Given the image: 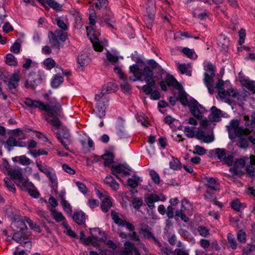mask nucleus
Listing matches in <instances>:
<instances>
[{
    "label": "nucleus",
    "mask_w": 255,
    "mask_h": 255,
    "mask_svg": "<svg viewBox=\"0 0 255 255\" xmlns=\"http://www.w3.org/2000/svg\"><path fill=\"white\" fill-rule=\"evenodd\" d=\"M54 33L56 38H58L62 42H64L67 39V33L59 29H56Z\"/></svg>",
    "instance_id": "obj_38"
},
{
    "label": "nucleus",
    "mask_w": 255,
    "mask_h": 255,
    "mask_svg": "<svg viewBox=\"0 0 255 255\" xmlns=\"http://www.w3.org/2000/svg\"><path fill=\"white\" fill-rule=\"evenodd\" d=\"M61 114V112L60 113V114ZM61 115H60V116L56 117H53V119H51L48 118H46L45 120L46 121L52 125L53 126L55 127L56 128H60L63 126L62 125L61 123L60 122V121L58 120L59 117H60Z\"/></svg>",
    "instance_id": "obj_27"
},
{
    "label": "nucleus",
    "mask_w": 255,
    "mask_h": 255,
    "mask_svg": "<svg viewBox=\"0 0 255 255\" xmlns=\"http://www.w3.org/2000/svg\"><path fill=\"white\" fill-rule=\"evenodd\" d=\"M194 150L195 152H194V153H196L199 155H203L206 153V150L204 147L198 145L195 146Z\"/></svg>",
    "instance_id": "obj_61"
},
{
    "label": "nucleus",
    "mask_w": 255,
    "mask_h": 255,
    "mask_svg": "<svg viewBox=\"0 0 255 255\" xmlns=\"http://www.w3.org/2000/svg\"><path fill=\"white\" fill-rule=\"evenodd\" d=\"M34 108H38L47 112L49 117H56L60 116V105L56 101L55 99L51 101L49 104L45 105L43 103L39 101H35Z\"/></svg>",
    "instance_id": "obj_4"
},
{
    "label": "nucleus",
    "mask_w": 255,
    "mask_h": 255,
    "mask_svg": "<svg viewBox=\"0 0 255 255\" xmlns=\"http://www.w3.org/2000/svg\"><path fill=\"white\" fill-rule=\"evenodd\" d=\"M178 71L182 75H185L189 77L192 76V66L190 63L185 64H178Z\"/></svg>",
    "instance_id": "obj_13"
},
{
    "label": "nucleus",
    "mask_w": 255,
    "mask_h": 255,
    "mask_svg": "<svg viewBox=\"0 0 255 255\" xmlns=\"http://www.w3.org/2000/svg\"><path fill=\"white\" fill-rule=\"evenodd\" d=\"M246 171L251 178L255 177V168L252 165H248L246 166Z\"/></svg>",
    "instance_id": "obj_55"
},
{
    "label": "nucleus",
    "mask_w": 255,
    "mask_h": 255,
    "mask_svg": "<svg viewBox=\"0 0 255 255\" xmlns=\"http://www.w3.org/2000/svg\"><path fill=\"white\" fill-rule=\"evenodd\" d=\"M230 40L225 35H221L218 39V45L221 51L227 52L229 49Z\"/></svg>",
    "instance_id": "obj_12"
},
{
    "label": "nucleus",
    "mask_w": 255,
    "mask_h": 255,
    "mask_svg": "<svg viewBox=\"0 0 255 255\" xmlns=\"http://www.w3.org/2000/svg\"><path fill=\"white\" fill-rule=\"evenodd\" d=\"M176 49L182 52L187 57L195 60L197 58L198 56L196 54L193 49H190L187 47L182 48L181 47H176Z\"/></svg>",
    "instance_id": "obj_14"
},
{
    "label": "nucleus",
    "mask_w": 255,
    "mask_h": 255,
    "mask_svg": "<svg viewBox=\"0 0 255 255\" xmlns=\"http://www.w3.org/2000/svg\"><path fill=\"white\" fill-rule=\"evenodd\" d=\"M140 232L143 235L144 237L148 239H152L155 241H156V239L151 232V228L149 227L148 226L145 225L142 226L140 229Z\"/></svg>",
    "instance_id": "obj_16"
},
{
    "label": "nucleus",
    "mask_w": 255,
    "mask_h": 255,
    "mask_svg": "<svg viewBox=\"0 0 255 255\" xmlns=\"http://www.w3.org/2000/svg\"><path fill=\"white\" fill-rule=\"evenodd\" d=\"M239 126V122L237 120H233L230 122V127H227L229 133V138L232 140L235 138L231 132V128L235 129Z\"/></svg>",
    "instance_id": "obj_24"
},
{
    "label": "nucleus",
    "mask_w": 255,
    "mask_h": 255,
    "mask_svg": "<svg viewBox=\"0 0 255 255\" xmlns=\"http://www.w3.org/2000/svg\"><path fill=\"white\" fill-rule=\"evenodd\" d=\"M227 238L230 247L233 250L236 249L237 247V243L231 233L228 234Z\"/></svg>",
    "instance_id": "obj_45"
},
{
    "label": "nucleus",
    "mask_w": 255,
    "mask_h": 255,
    "mask_svg": "<svg viewBox=\"0 0 255 255\" xmlns=\"http://www.w3.org/2000/svg\"><path fill=\"white\" fill-rule=\"evenodd\" d=\"M42 80L41 76L38 77L37 78L30 80V88L34 90L38 84H40Z\"/></svg>",
    "instance_id": "obj_50"
},
{
    "label": "nucleus",
    "mask_w": 255,
    "mask_h": 255,
    "mask_svg": "<svg viewBox=\"0 0 255 255\" xmlns=\"http://www.w3.org/2000/svg\"><path fill=\"white\" fill-rule=\"evenodd\" d=\"M242 205L243 204L238 199L234 200L231 203V207L237 212H240Z\"/></svg>",
    "instance_id": "obj_47"
},
{
    "label": "nucleus",
    "mask_w": 255,
    "mask_h": 255,
    "mask_svg": "<svg viewBox=\"0 0 255 255\" xmlns=\"http://www.w3.org/2000/svg\"><path fill=\"white\" fill-rule=\"evenodd\" d=\"M96 113L100 118H103L105 116V102H97Z\"/></svg>",
    "instance_id": "obj_17"
},
{
    "label": "nucleus",
    "mask_w": 255,
    "mask_h": 255,
    "mask_svg": "<svg viewBox=\"0 0 255 255\" xmlns=\"http://www.w3.org/2000/svg\"><path fill=\"white\" fill-rule=\"evenodd\" d=\"M61 134V137L64 138L69 139L71 135L67 128L62 126L59 131Z\"/></svg>",
    "instance_id": "obj_59"
},
{
    "label": "nucleus",
    "mask_w": 255,
    "mask_h": 255,
    "mask_svg": "<svg viewBox=\"0 0 255 255\" xmlns=\"http://www.w3.org/2000/svg\"><path fill=\"white\" fill-rule=\"evenodd\" d=\"M246 88L253 93L255 94V81L248 80L245 85Z\"/></svg>",
    "instance_id": "obj_49"
},
{
    "label": "nucleus",
    "mask_w": 255,
    "mask_h": 255,
    "mask_svg": "<svg viewBox=\"0 0 255 255\" xmlns=\"http://www.w3.org/2000/svg\"><path fill=\"white\" fill-rule=\"evenodd\" d=\"M239 39L238 41L239 45H242L245 42V39L246 36V30L244 28H241L239 32Z\"/></svg>",
    "instance_id": "obj_46"
},
{
    "label": "nucleus",
    "mask_w": 255,
    "mask_h": 255,
    "mask_svg": "<svg viewBox=\"0 0 255 255\" xmlns=\"http://www.w3.org/2000/svg\"><path fill=\"white\" fill-rule=\"evenodd\" d=\"M215 154L218 159L223 161L226 156V150L224 148H217L215 149Z\"/></svg>",
    "instance_id": "obj_39"
},
{
    "label": "nucleus",
    "mask_w": 255,
    "mask_h": 255,
    "mask_svg": "<svg viewBox=\"0 0 255 255\" xmlns=\"http://www.w3.org/2000/svg\"><path fill=\"white\" fill-rule=\"evenodd\" d=\"M29 153L35 157H36L38 156H39L40 155H46L48 154V152L47 151H46L42 149H38V150H30L29 151Z\"/></svg>",
    "instance_id": "obj_63"
},
{
    "label": "nucleus",
    "mask_w": 255,
    "mask_h": 255,
    "mask_svg": "<svg viewBox=\"0 0 255 255\" xmlns=\"http://www.w3.org/2000/svg\"><path fill=\"white\" fill-rule=\"evenodd\" d=\"M203 179L204 181L206 182L205 184L206 187L211 188L213 190H217V189L215 186L216 184V180L214 178L205 177Z\"/></svg>",
    "instance_id": "obj_25"
},
{
    "label": "nucleus",
    "mask_w": 255,
    "mask_h": 255,
    "mask_svg": "<svg viewBox=\"0 0 255 255\" xmlns=\"http://www.w3.org/2000/svg\"><path fill=\"white\" fill-rule=\"evenodd\" d=\"M103 91L107 93H114L117 91V86L113 83L110 82L103 87Z\"/></svg>",
    "instance_id": "obj_28"
},
{
    "label": "nucleus",
    "mask_w": 255,
    "mask_h": 255,
    "mask_svg": "<svg viewBox=\"0 0 255 255\" xmlns=\"http://www.w3.org/2000/svg\"><path fill=\"white\" fill-rule=\"evenodd\" d=\"M105 241V240L103 238H98L97 236H95L92 234L91 237H89L88 238L84 239V243L87 245L92 244L93 246H96V244H98V242L101 241Z\"/></svg>",
    "instance_id": "obj_19"
},
{
    "label": "nucleus",
    "mask_w": 255,
    "mask_h": 255,
    "mask_svg": "<svg viewBox=\"0 0 255 255\" xmlns=\"http://www.w3.org/2000/svg\"><path fill=\"white\" fill-rule=\"evenodd\" d=\"M12 226L14 231L12 239L20 244L21 246L31 250V242L27 238L29 234L25 233L28 228L24 222L20 220L15 221L12 224Z\"/></svg>",
    "instance_id": "obj_2"
},
{
    "label": "nucleus",
    "mask_w": 255,
    "mask_h": 255,
    "mask_svg": "<svg viewBox=\"0 0 255 255\" xmlns=\"http://www.w3.org/2000/svg\"><path fill=\"white\" fill-rule=\"evenodd\" d=\"M124 252L126 255H131L132 251H133L135 253V250H138L134 247V245L128 242H126L125 244Z\"/></svg>",
    "instance_id": "obj_31"
},
{
    "label": "nucleus",
    "mask_w": 255,
    "mask_h": 255,
    "mask_svg": "<svg viewBox=\"0 0 255 255\" xmlns=\"http://www.w3.org/2000/svg\"><path fill=\"white\" fill-rule=\"evenodd\" d=\"M150 175L151 176L152 180L155 182V183L159 184L160 183V177L156 171L153 170H150Z\"/></svg>",
    "instance_id": "obj_64"
},
{
    "label": "nucleus",
    "mask_w": 255,
    "mask_h": 255,
    "mask_svg": "<svg viewBox=\"0 0 255 255\" xmlns=\"http://www.w3.org/2000/svg\"><path fill=\"white\" fill-rule=\"evenodd\" d=\"M78 62L81 66L84 67L87 65L89 63L88 55L86 54H81L78 57Z\"/></svg>",
    "instance_id": "obj_35"
},
{
    "label": "nucleus",
    "mask_w": 255,
    "mask_h": 255,
    "mask_svg": "<svg viewBox=\"0 0 255 255\" xmlns=\"http://www.w3.org/2000/svg\"><path fill=\"white\" fill-rule=\"evenodd\" d=\"M129 80L131 81L137 80L145 81L147 84L142 87L143 91L146 94H150L152 91L151 87H154L155 81L153 79V72L148 66H146L141 70L136 65H132L129 67Z\"/></svg>",
    "instance_id": "obj_1"
},
{
    "label": "nucleus",
    "mask_w": 255,
    "mask_h": 255,
    "mask_svg": "<svg viewBox=\"0 0 255 255\" xmlns=\"http://www.w3.org/2000/svg\"><path fill=\"white\" fill-rule=\"evenodd\" d=\"M197 103H198V101L196 99L193 97H190V104L188 107L192 115L200 120L202 118V115L200 110L196 107Z\"/></svg>",
    "instance_id": "obj_9"
},
{
    "label": "nucleus",
    "mask_w": 255,
    "mask_h": 255,
    "mask_svg": "<svg viewBox=\"0 0 255 255\" xmlns=\"http://www.w3.org/2000/svg\"><path fill=\"white\" fill-rule=\"evenodd\" d=\"M204 69L211 75H215L216 72L215 66L211 63L208 62L204 68Z\"/></svg>",
    "instance_id": "obj_48"
},
{
    "label": "nucleus",
    "mask_w": 255,
    "mask_h": 255,
    "mask_svg": "<svg viewBox=\"0 0 255 255\" xmlns=\"http://www.w3.org/2000/svg\"><path fill=\"white\" fill-rule=\"evenodd\" d=\"M94 50L97 51H102L103 50V46L99 43V39L96 36H93V39L90 38Z\"/></svg>",
    "instance_id": "obj_30"
},
{
    "label": "nucleus",
    "mask_w": 255,
    "mask_h": 255,
    "mask_svg": "<svg viewBox=\"0 0 255 255\" xmlns=\"http://www.w3.org/2000/svg\"><path fill=\"white\" fill-rule=\"evenodd\" d=\"M111 216L112 219L116 224L120 226H124L125 225L123 220L119 217L118 213L115 211L112 210L111 211Z\"/></svg>",
    "instance_id": "obj_36"
},
{
    "label": "nucleus",
    "mask_w": 255,
    "mask_h": 255,
    "mask_svg": "<svg viewBox=\"0 0 255 255\" xmlns=\"http://www.w3.org/2000/svg\"><path fill=\"white\" fill-rule=\"evenodd\" d=\"M35 188L34 184H33V186L27 187L26 189H21L24 191H27L29 195L34 198H38L39 197L40 194L39 192L35 189H33Z\"/></svg>",
    "instance_id": "obj_34"
},
{
    "label": "nucleus",
    "mask_w": 255,
    "mask_h": 255,
    "mask_svg": "<svg viewBox=\"0 0 255 255\" xmlns=\"http://www.w3.org/2000/svg\"><path fill=\"white\" fill-rule=\"evenodd\" d=\"M112 206V203L111 201L110 198L108 196L105 197L101 204V209L103 212L107 213L109 209Z\"/></svg>",
    "instance_id": "obj_26"
},
{
    "label": "nucleus",
    "mask_w": 255,
    "mask_h": 255,
    "mask_svg": "<svg viewBox=\"0 0 255 255\" xmlns=\"http://www.w3.org/2000/svg\"><path fill=\"white\" fill-rule=\"evenodd\" d=\"M51 39L50 40V43L52 44V46L53 47L57 48L58 50H59L60 47V43L59 42V39L58 38H56L55 36L54 35V33L51 32H50Z\"/></svg>",
    "instance_id": "obj_40"
},
{
    "label": "nucleus",
    "mask_w": 255,
    "mask_h": 255,
    "mask_svg": "<svg viewBox=\"0 0 255 255\" xmlns=\"http://www.w3.org/2000/svg\"><path fill=\"white\" fill-rule=\"evenodd\" d=\"M133 178H129L128 180V184L131 188H135L138 186V182L141 181V179L135 175H133Z\"/></svg>",
    "instance_id": "obj_29"
},
{
    "label": "nucleus",
    "mask_w": 255,
    "mask_h": 255,
    "mask_svg": "<svg viewBox=\"0 0 255 255\" xmlns=\"http://www.w3.org/2000/svg\"><path fill=\"white\" fill-rule=\"evenodd\" d=\"M4 181L5 185L10 191L13 193L15 192L16 189L14 185L10 181L8 178H4Z\"/></svg>",
    "instance_id": "obj_53"
},
{
    "label": "nucleus",
    "mask_w": 255,
    "mask_h": 255,
    "mask_svg": "<svg viewBox=\"0 0 255 255\" xmlns=\"http://www.w3.org/2000/svg\"><path fill=\"white\" fill-rule=\"evenodd\" d=\"M238 95V93L236 92L234 89L230 88L227 89L222 92V94L220 96L222 99H225L227 96H231L233 98H236Z\"/></svg>",
    "instance_id": "obj_33"
},
{
    "label": "nucleus",
    "mask_w": 255,
    "mask_h": 255,
    "mask_svg": "<svg viewBox=\"0 0 255 255\" xmlns=\"http://www.w3.org/2000/svg\"><path fill=\"white\" fill-rule=\"evenodd\" d=\"M147 64L151 67L152 69H156L160 72L159 76H155V77H157L158 80H160V85L163 91H166V85L168 87L172 86L175 87V79L173 76L167 74L165 71H163L161 66L152 59L148 60Z\"/></svg>",
    "instance_id": "obj_3"
},
{
    "label": "nucleus",
    "mask_w": 255,
    "mask_h": 255,
    "mask_svg": "<svg viewBox=\"0 0 255 255\" xmlns=\"http://www.w3.org/2000/svg\"><path fill=\"white\" fill-rule=\"evenodd\" d=\"M142 204V200L140 198H134L132 200V204L134 209H138Z\"/></svg>",
    "instance_id": "obj_58"
},
{
    "label": "nucleus",
    "mask_w": 255,
    "mask_h": 255,
    "mask_svg": "<svg viewBox=\"0 0 255 255\" xmlns=\"http://www.w3.org/2000/svg\"><path fill=\"white\" fill-rule=\"evenodd\" d=\"M210 111L211 114L209 116V119L212 122H219L221 121V117H225V115L226 114L215 106L212 107Z\"/></svg>",
    "instance_id": "obj_8"
},
{
    "label": "nucleus",
    "mask_w": 255,
    "mask_h": 255,
    "mask_svg": "<svg viewBox=\"0 0 255 255\" xmlns=\"http://www.w3.org/2000/svg\"><path fill=\"white\" fill-rule=\"evenodd\" d=\"M242 255H255V245H248L242 251Z\"/></svg>",
    "instance_id": "obj_32"
},
{
    "label": "nucleus",
    "mask_w": 255,
    "mask_h": 255,
    "mask_svg": "<svg viewBox=\"0 0 255 255\" xmlns=\"http://www.w3.org/2000/svg\"><path fill=\"white\" fill-rule=\"evenodd\" d=\"M176 91H177V97H176V101L180 102L181 104L184 106H189L190 101H188V97L189 95L184 89L182 84L176 80Z\"/></svg>",
    "instance_id": "obj_7"
},
{
    "label": "nucleus",
    "mask_w": 255,
    "mask_h": 255,
    "mask_svg": "<svg viewBox=\"0 0 255 255\" xmlns=\"http://www.w3.org/2000/svg\"><path fill=\"white\" fill-rule=\"evenodd\" d=\"M2 143L6 145V148L8 151H10L13 146H17V140L12 136L8 137L6 141H2Z\"/></svg>",
    "instance_id": "obj_20"
},
{
    "label": "nucleus",
    "mask_w": 255,
    "mask_h": 255,
    "mask_svg": "<svg viewBox=\"0 0 255 255\" xmlns=\"http://www.w3.org/2000/svg\"><path fill=\"white\" fill-rule=\"evenodd\" d=\"M123 81L121 83V86L122 91L125 93L128 92L130 89V86L127 81V77H125L124 79H122Z\"/></svg>",
    "instance_id": "obj_52"
},
{
    "label": "nucleus",
    "mask_w": 255,
    "mask_h": 255,
    "mask_svg": "<svg viewBox=\"0 0 255 255\" xmlns=\"http://www.w3.org/2000/svg\"><path fill=\"white\" fill-rule=\"evenodd\" d=\"M63 78L61 76H56L51 82V86L53 88L58 87L60 84L63 82Z\"/></svg>",
    "instance_id": "obj_44"
},
{
    "label": "nucleus",
    "mask_w": 255,
    "mask_h": 255,
    "mask_svg": "<svg viewBox=\"0 0 255 255\" xmlns=\"http://www.w3.org/2000/svg\"><path fill=\"white\" fill-rule=\"evenodd\" d=\"M5 62L10 66L17 65V62L15 60L14 56L10 53L6 55Z\"/></svg>",
    "instance_id": "obj_41"
},
{
    "label": "nucleus",
    "mask_w": 255,
    "mask_h": 255,
    "mask_svg": "<svg viewBox=\"0 0 255 255\" xmlns=\"http://www.w3.org/2000/svg\"><path fill=\"white\" fill-rule=\"evenodd\" d=\"M237 144L239 147L244 149H247L249 147L248 140L243 136L239 137Z\"/></svg>",
    "instance_id": "obj_37"
},
{
    "label": "nucleus",
    "mask_w": 255,
    "mask_h": 255,
    "mask_svg": "<svg viewBox=\"0 0 255 255\" xmlns=\"http://www.w3.org/2000/svg\"><path fill=\"white\" fill-rule=\"evenodd\" d=\"M245 128L243 126H239L234 129V133L236 137H240L243 136Z\"/></svg>",
    "instance_id": "obj_62"
},
{
    "label": "nucleus",
    "mask_w": 255,
    "mask_h": 255,
    "mask_svg": "<svg viewBox=\"0 0 255 255\" xmlns=\"http://www.w3.org/2000/svg\"><path fill=\"white\" fill-rule=\"evenodd\" d=\"M214 76L215 75H209L207 73H204L203 82L210 94H213L214 92L213 88Z\"/></svg>",
    "instance_id": "obj_11"
},
{
    "label": "nucleus",
    "mask_w": 255,
    "mask_h": 255,
    "mask_svg": "<svg viewBox=\"0 0 255 255\" xmlns=\"http://www.w3.org/2000/svg\"><path fill=\"white\" fill-rule=\"evenodd\" d=\"M8 174L12 179L16 180V184L21 189H26L27 187L33 186V183L29 181L28 178H23L21 172L19 170L11 169L8 171Z\"/></svg>",
    "instance_id": "obj_6"
},
{
    "label": "nucleus",
    "mask_w": 255,
    "mask_h": 255,
    "mask_svg": "<svg viewBox=\"0 0 255 255\" xmlns=\"http://www.w3.org/2000/svg\"><path fill=\"white\" fill-rule=\"evenodd\" d=\"M116 130L117 134L121 138H126L128 136V133L124 126V121L121 118H119L117 120Z\"/></svg>",
    "instance_id": "obj_10"
},
{
    "label": "nucleus",
    "mask_w": 255,
    "mask_h": 255,
    "mask_svg": "<svg viewBox=\"0 0 255 255\" xmlns=\"http://www.w3.org/2000/svg\"><path fill=\"white\" fill-rule=\"evenodd\" d=\"M247 235L243 230H240L237 233V240L241 243H245L247 241Z\"/></svg>",
    "instance_id": "obj_43"
},
{
    "label": "nucleus",
    "mask_w": 255,
    "mask_h": 255,
    "mask_svg": "<svg viewBox=\"0 0 255 255\" xmlns=\"http://www.w3.org/2000/svg\"><path fill=\"white\" fill-rule=\"evenodd\" d=\"M197 231L199 235L202 237H206L209 234V232L207 227L203 226H200L198 227Z\"/></svg>",
    "instance_id": "obj_51"
},
{
    "label": "nucleus",
    "mask_w": 255,
    "mask_h": 255,
    "mask_svg": "<svg viewBox=\"0 0 255 255\" xmlns=\"http://www.w3.org/2000/svg\"><path fill=\"white\" fill-rule=\"evenodd\" d=\"M34 108H38L47 112L49 117H56L60 116V105L56 101L55 99L51 101L49 104L45 105L43 103L39 101H35Z\"/></svg>",
    "instance_id": "obj_5"
},
{
    "label": "nucleus",
    "mask_w": 255,
    "mask_h": 255,
    "mask_svg": "<svg viewBox=\"0 0 255 255\" xmlns=\"http://www.w3.org/2000/svg\"><path fill=\"white\" fill-rule=\"evenodd\" d=\"M3 77V82L4 83H7V87L9 89H15L16 87L18 86V83H14L11 81H10L8 79V77H6L4 75H1V76Z\"/></svg>",
    "instance_id": "obj_54"
},
{
    "label": "nucleus",
    "mask_w": 255,
    "mask_h": 255,
    "mask_svg": "<svg viewBox=\"0 0 255 255\" xmlns=\"http://www.w3.org/2000/svg\"><path fill=\"white\" fill-rule=\"evenodd\" d=\"M103 18L106 24L108 25V27L113 29L115 28L114 26L112 24V23H114L115 22V20L114 19L113 14L111 10H107L103 16Z\"/></svg>",
    "instance_id": "obj_15"
},
{
    "label": "nucleus",
    "mask_w": 255,
    "mask_h": 255,
    "mask_svg": "<svg viewBox=\"0 0 255 255\" xmlns=\"http://www.w3.org/2000/svg\"><path fill=\"white\" fill-rule=\"evenodd\" d=\"M42 4L44 5L47 9H48L49 8L46 6V4L48 5L52 8L57 10H60L62 7V5L58 3L54 0H44Z\"/></svg>",
    "instance_id": "obj_18"
},
{
    "label": "nucleus",
    "mask_w": 255,
    "mask_h": 255,
    "mask_svg": "<svg viewBox=\"0 0 255 255\" xmlns=\"http://www.w3.org/2000/svg\"><path fill=\"white\" fill-rule=\"evenodd\" d=\"M106 57L107 60L113 64H114L119 61V57L118 56L113 55L108 51L106 53Z\"/></svg>",
    "instance_id": "obj_56"
},
{
    "label": "nucleus",
    "mask_w": 255,
    "mask_h": 255,
    "mask_svg": "<svg viewBox=\"0 0 255 255\" xmlns=\"http://www.w3.org/2000/svg\"><path fill=\"white\" fill-rule=\"evenodd\" d=\"M147 12L148 13L147 16H145L144 19L146 22V26L148 29H151L152 23L154 18V13L152 12L149 7L146 8Z\"/></svg>",
    "instance_id": "obj_22"
},
{
    "label": "nucleus",
    "mask_w": 255,
    "mask_h": 255,
    "mask_svg": "<svg viewBox=\"0 0 255 255\" xmlns=\"http://www.w3.org/2000/svg\"><path fill=\"white\" fill-rule=\"evenodd\" d=\"M224 82L222 79H219L216 84V87L218 89V93L220 96L222 94V92L225 91Z\"/></svg>",
    "instance_id": "obj_57"
},
{
    "label": "nucleus",
    "mask_w": 255,
    "mask_h": 255,
    "mask_svg": "<svg viewBox=\"0 0 255 255\" xmlns=\"http://www.w3.org/2000/svg\"><path fill=\"white\" fill-rule=\"evenodd\" d=\"M98 2L96 4V7L99 9H104L107 7L108 3V0H97Z\"/></svg>",
    "instance_id": "obj_60"
},
{
    "label": "nucleus",
    "mask_w": 255,
    "mask_h": 255,
    "mask_svg": "<svg viewBox=\"0 0 255 255\" xmlns=\"http://www.w3.org/2000/svg\"><path fill=\"white\" fill-rule=\"evenodd\" d=\"M101 157L105 160L104 162L105 166L108 167L114 162V155L112 153L108 152L105 153Z\"/></svg>",
    "instance_id": "obj_21"
},
{
    "label": "nucleus",
    "mask_w": 255,
    "mask_h": 255,
    "mask_svg": "<svg viewBox=\"0 0 255 255\" xmlns=\"http://www.w3.org/2000/svg\"><path fill=\"white\" fill-rule=\"evenodd\" d=\"M73 219L77 224L82 225L85 221V214L82 211L75 213L73 216Z\"/></svg>",
    "instance_id": "obj_23"
},
{
    "label": "nucleus",
    "mask_w": 255,
    "mask_h": 255,
    "mask_svg": "<svg viewBox=\"0 0 255 255\" xmlns=\"http://www.w3.org/2000/svg\"><path fill=\"white\" fill-rule=\"evenodd\" d=\"M57 137L62 144L65 147L67 150H69L68 145L70 143L69 139L64 138L61 137V134L60 132H57Z\"/></svg>",
    "instance_id": "obj_42"
}]
</instances>
